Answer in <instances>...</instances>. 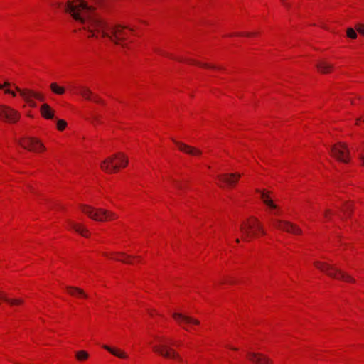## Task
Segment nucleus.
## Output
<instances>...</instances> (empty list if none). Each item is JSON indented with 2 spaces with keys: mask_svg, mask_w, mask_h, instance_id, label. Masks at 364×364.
Masks as SVG:
<instances>
[{
  "mask_svg": "<svg viewBox=\"0 0 364 364\" xmlns=\"http://www.w3.org/2000/svg\"><path fill=\"white\" fill-rule=\"evenodd\" d=\"M66 289L68 293L72 296L87 298V295L84 292L82 289L80 288L75 287H66Z\"/></svg>",
  "mask_w": 364,
  "mask_h": 364,
  "instance_id": "21",
  "label": "nucleus"
},
{
  "mask_svg": "<svg viewBox=\"0 0 364 364\" xmlns=\"http://www.w3.org/2000/svg\"><path fill=\"white\" fill-rule=\"evenodd\" d=\"M102 0H68L64 6L77 22L83 25V29L90 34L88 37L96 36L95 33H100L103 38H107L114 44L127 48L124 41L127 38V32L134 31V28L121 24H110L99 17L96 13V6L101 5Z\"/></svg>",
  "mask_w": 364,
  "mask_h": 364,
  "instance_id": "1",
  "label": "nucleus"
},
{
  "mask_svg": "<svg viewBox=\"0 0 364 364\" xmlns=\"http://www.w3.org/2000/svg\"><path fill=\"white\" fill-rule=\"evenodd\" d=\"M242 33H234L232 36H242Z\"/></svg>",
  "mask_w": 364,
  "mask_h": 364,
  "instance_id": "39",
  "label": "nucleus"
},
{
  "mask_svg": "<svg viewBox=\"0 0 364 364\" xmlns=\"http://www.w3.org/2000/svg\"><path fill=\"white\" fill-rule=\"evenodd\" d=\"M175 186L178 188V189H182L183 188V186L181 183H179L178 181H176L175 180L173 181Z\"/></svg>",
  "mask_w": 364,
  "mask_h": 364,
  "instance_id": "32",
  "label": "nucleus"
},
{
  "mask_svg": "<svg viewBox=\"0 0 364 364\" xmlns=\"http://www.w3.org/2000/svg\"><path fill=\"white\" fill-rule=\"evenodd\" d=\"M188 62L189 63L196 64V65H200V66L203 67V68L222 69L220 67H215L214 65H209V64H207V63H200V62L195 61L193 60H188Z\"/></svg>",
  "mask_w": 364,
  "mask_h": 364,
  "instance_id": "27",
  "label": "nucleus"
},
{
  "mask_svg": "<svg viewBox=\"0 0 364 364\" xmlns=\"http://www.w3.org/2000/svg\"><path fill=\"white\" fill-rule=\"evenodd\" d=\"M245 35L247 36H251L252 35H253V33H246Z\"/></svg>",
  "mask_w": 364,
  "mask_h": 364,
  "instance_id": "40",
  "label": "nucleus"
},
{
  "mask_svg": "<svg viewBox=\"0 0 364 364\" xmlns=\"http://www.w3.org/2000/svg\"><path fill=\"white\" fill-rule=\"evenodd\" d=\"M80 95L87 100H93L97 103H103V101L98 96L93 95L92 91L87 87H82Z\"/></svg>",
  "mask_w": 364,
  "mask_h": 364,
  "instance_id": "16",
  "label": "nucleus"
},
{
  "mask_svg": "<svg viewBox=\"0 0 364 364\" xmlns=\"http://www.w3.org/2000/svg\"><path fill=\"white\" fill-rule=\"evenodd\" d=\"M154 51L156 53H159V54L164 55H168V54L164 53L163 51L160 50L159 49L155 48Z\"/></svg>",
  "mask_w": 364,
  "mask_h": 364,
  "instance_id": "33",
  "label": "nucleus"
},
{
  "mask_svg": "<svg viewBox=\"0 0 364 364\" xmlns=\"http://www.w3.org/2000/svg\"><path fill=\"white\" fill-rule=\"evenodd\" d=\"M42 116L46 119H52L54 117V111L48 104H43L41 107Z\"/></svg>",
  "mask_w": 364,
  "mask_h": 364,
  "instance_id": "19",
  "label": "nucleus"
},
{
  "mask_svg": "<svg viewBox=\"0 0 364 364\" xmlns=\"http://www.w3.org/2000/svg\"><path fill=\"white\" fill-rule=\"evenodd\" d=\"M355 28L358 33L362 35H364V25L358 23L355 26Z\"/></svg>",
  "mask_w": 364,
  "mask_h": 364,
  "instance_id": "31",
  "label": "nucleus"
},
{
  "mask_svg": "<svg viewBox=\"0 0 364 364\" xmlns=\"http://www.w3.org/2000/svg\"><path fill=\"white\" fill-rule=\"evenodd\" d=\"M359 158H360V159L362 161V164L364 166V156L363 155H360Z\"/></svg>",
  "mask_w": 364,
  "mask_h": 364,
  "instance_id": "37",
  "label": "nucleus"
},
{
  "mask_svg": "<svg viewBox=\"0 0 364 364\" xmlns=\"http://www.w3.org/2000/svg\"><path fill=\"white\" fill-rule=\"evenodd\" d=\"M314 265L316 268L332 278L343 280L347 282L354 283L355 282V279H353L350 275L329 264L316 261L314 262Z\"/></svg>",
  "mask_w": 364,
  "mask_h": 364,
  "instance_id": "4",
  "label": "nucleus"
},
{
  "mask_svg": "<svg viewBox=\"0 0 364 364\" xmlns=\"http://www.w3.org/2000/svg\"><path fill=\"white\" fill-rule=\"evenodd\" d=\"M241 177L240 173H226L218 176V178L228 186L235 185Z\"/></svg>",
  "mask_w": 364,
  "mask_h": 364,
  "instance_id": "14",
  "label": "nucleus"
},
{
  "mask_svg": "<svg viewBox=\"0 0 364 364\" xmlns=\"http://www.w3.org/2000/svg\"><path fill=\"white\" fill-rule=\"evenodd\" d=\"M15 89L20 93L21 96L31 107H35L36 106L33 98H36L40 101H44V97L40 93L31 90H21L18 87H15Z\"/></svg>",
  "mask_w": 364,
  "mask_h": 364,
  "instance_id": "11",
  "label": "nucleus"
},
{
  "mask_svg": "<svg viewBox=\"0 0 364 364\" xmlns=\"http://www.w3.org/2000/svg\"><path fill=\"white\" fill-rule=\"evenodd\" d=\"M75 357L77 360L84 361L89 358V354L85 350H79L75 353Z\"/></svg>",
  "mask_w": 364,
  "mask_h": 364,
  "instance_id": "26",
  "label": "nucleus"
},
{
  "mask_svg": "<svg viewBox=\"0 0 364 364\" xmlns=\"http://www.w3.org/2000/svg\"><path fill=\"white\" fill-rule=\"evenodd\" d=\"M0 299L11 305H18L23 304V301L22 299H9L5 294H0Z\"/></svg>",
  "mask_w": 364,
  "mask_h": 364,
  "instance_id": "24",
  "label": "nucleus"
},
{
  "mask_svg": "<svg viewBox=\"0 0 364 364\" xmlns=\"http://www.w3.org/2000/svg\"><path fill=\"white\" fill-rule=\"evenodd\" d=\"M281 1L284 3V4L286 6H287V7L289 6V5H288L287 4L284 3V0H281Z\"/></svg>",
  "mask_w": 364,
  "mask_h": 364,
  "instance_id": "41",
  "label": "nucleus"
},
{
  "mask_svg": "<svg viewBox=\"0 0 364 364\" xmlns=\"http://www.w3.org/2000/svg\"><path fill=\"white\" fill-rule=\"evenodd\" d=\"M346 34L348 37L352 39H355L357 38V33L355 31V30L353 29L352 28H349L347 29Z\"/></svg>",
  "mask_w": 364,
  "mask_h": 364,
  "instance_id": "28",
  "label": "nucleus"
},
{
  "mask_svg": "<svg viewBox=\"0 0 364 364\" xmlns=\"http://www.w3.org/2000/svg\"><path fill=\"white\" fill-rule=\"evenodd\" d=\"M236 242L239 243L240 242V240L238 238L236 239Z\"/></svg>",
  "mask_w": 364,
  "mask_h": 364,
  "instance_id": "42",
  "label": "nucleus"
},
{
  "mask_svg": "<svg viewBox=\"0 0 364 364\" xmlns=\"http://www.w3.org/2000/svg\"><path fill=\"white\" fill-rule=\"evenodd\" d=\"M50 87L52 92L57 95H63L65 92L64 87L60 86L55 82L51 83Z\"/></svg>",
  "mask_w": 364,
  "mask_h": 364,
  "instance_id": "25",
  "label": "nucleus"
},
{
  "mask_svg": "<svg viewBox=\"0 0 364 364\" xmlns=\"http://www.w3.org/2000/svg\"><path fill=\"white\" fill-rule=\"evenodd\" d=\"M331 152L332 156L337 160L348 163V149L346 144L342 143H338L331 148Z\"/></svg>",
  "mask_w": 364,
  "mask_h": 364,
  "instance_id": "8",
  "label": "nucleus"
},
{
  "mask_svg": "<svg viewBox=\"0 0 364 364\" xmlns=\"http://www.w3.org/2000/svg\"><path fill=\"white\" fill-rule=\"evenodd\" d=\"M104 255L110 257L112 259L121 261L124 263L131 264L132 262L127 259L130 258L131 256L127 255L123 252H112V255L109 256L107 253H104Z\"/></svg>",
  "mask_w": 364,
  "mask_h": 364,
  "instance_id": "17",
  "label": "nucleus"
},
{
  "mask_svg": "<svg viewBox=\"0 0 364 364\" xmlns=\"http://www.w3.org/2000/svg\"><path fill=\"white\" fill-rule=\"evenodd\" d=\"M261 198L263 202L271 209L277 210L278 207L274 203L272 200L270 199L269 196L264 191L261 193Z\"/></svg>",
  "mask_w": 364,
  "mask_h": 364,
  "instance_id": "23",
  "label": "nucleus"
},
{
  "mask_svg": "<svg viewBox=\"0 0 364 364\" xmlns=\"http://www.w3.org/2000/svg\"><path fill=\"white\" fill-rule=\"evenodd\" d=\"M9 82H6L4 85H1L0 84V89H2L4 87H7V86H9Z\"/></svg>",
  "mask_w": 364,
  "mask_h": 364,
  "instance_id": "36",
  "label": "nucleus"
},
{
  "mask_svg": "<svg viewBox=\"0 0 364 364\" xmlns=\"http://www.w3.org/2000/svg\"><path fill=\"white\" fill-rule=\"evenodd\" d=\"M20 118V114L15 109L6 106L0 105V119L9 123H15Z\"/></svg>",
  "mask_w": 364,
  "mask_h": 364,
  "instance_id": "9",
  "label": "nucleus"
},
{
  "mask_svg": "<svg viewBox=\"0 0 364 364\" xmlns=\"http://www.w3.org/2000/svg\"><path fill=\"white\" fill-rule=\"evenodd\" d=\"M102 347L104 349L107 350L110 353H112V355H114L119 358L125 359V358H128L126 353H124V351H122L121 350L111 348L110 346H107V345H103Z\"/></svg>",
  "mask_w": 364,
  "mask_h": 364,
  "instance_id": "20",
  "label": "nucleus"
},
{
  "mask_svg": "<svg viewBox=\"0 0 364 364\" xmlns=\"http://www.w3.org/2000/svg\"><path fill=\"white\" fill-rule=\"evenodd\" d=\"M61 6V4L60 3H58V6Z\"/></svg>",
  "mask_w": 364,
  "mask_h": 364,
  "instance_id": "43",
  "label": "nucleus"
},
{
  "mask_svg": "<svg viewBox=\"0 0 364 364\" xmlns=\"http://www.w3.org/2000/svg\"><path fill=\"white\" fill-rule=\"evenodd\" d=\"M66 125H67V123L65 120L58 119L57 121V127L60 131L63 130L65 128Z\"/></svg>",
  "mask_w": 364,
  "mask_h": 364,
  "instance_id": "29",
  "label": "nucleus"
},
{
  "mask_svg": "<svg viewBox=\"0 0 364 364\" xmlns=\"http://www.w3.org/2000/svg\"><path fill=\"white\" fill-rule=\"evenodd\" d=\"M173 317L176 320V321L184 329L187 330L186 326L191 324L198 325L200 323L199 321L195 319L192 317H190L187 315L181 314V313H173Z\"/></svg>",
  "mask_w": 364,
  "mask_h": 364,
  "instance_id": "12",
  "label": "nucleus"
},
{
  "mask_svg": "<svg viewBox=\"0 0 364 364\" xmlns=\"http://www.w3.org/2000/svg\"><path fill=\"white\" fill-rule=\"evenodd\" d=\"M5 92L8 93V94H11L13 96L16 95V93L14 92L11 91V90H9V89H6L5 90Z\"/></svg>",
  "mask_w": 364,
  "mask_h": 364,
  "instance_id": "34",
  "label": "nucleus"
},
{
  "mask_svg": "<svg viewBox=\"0 0 364 364\" xmlns=\"http://www.w3.org/2000/svg\"><path fill=\"white\" fill-rule=\"evenodd\" d=\"M228 348L234 350H237V348H232V347H230V346H228Z\"/></svg>",
  "mask_w": 364,
  "mask_h": 364,
  "instance_id": "38",
  "label": "nucleus"
},
{
  "mask_svg": "<svg viewBox=\"0 0 364 364\" xmlns=\"http://www.w3.org/2000/svg\"><path fill=\"white\" fill-rule=\"evenodd\" d=\"M271 223L275 228L279 230L296 235H299L301 233V230L299 227L288 221L278 219H272Z\"/></svg>",
  "mask_w": 364,
  "mask_h": 364,
  "instance_id": "7",
  "label": "nucleus"
},
{
  "mask_svg": "<svg viewBox=\"0 0 364 364\" xmlns=\"http://www.w3.org/2000/svg\"><path fill=\"white\" fill-rule=\"evenodd\" d=\"M316 67L318 70L321 73H329L332 68L333 65L330 63H328L325 61H321L316 64Z\"/></svg>",
  "mask_w": 364,
  "mask_h": 364,
  "instance_id": "22",
  "label": "nucleus"
},
{
  "mask_svg": "<svg viewBox=\"0 0 364 364\" xmlns=\"http://www.w3.org/2000/svg\"><path fill=\"white\" fill-rule=\"evenodd\" d=\"M247 357L250 360L256 364H269L270 360L262 354L248 352Z\"/></svg>",
  "mask_w": 364,
  "mask_h": 364,
  "instance_id": "15",
  "label": "nucleus"
},
{
  "mask_svg": "<svg viewBox=\"0 0 364 364\" xmlns=\"http://www.w3.org/2000/svg\"><path fill=\"white\" fill-rule=\"evenodd\" d=\"M240 230L243 234V240L247 242L257 237V232H261L262 235L266 234L262 224L256 218L253 217L241 224Z\"/></svg>",
  "mask_w": 364,
  "mask_h": 364,
  "instance_id": "3",
  "label": "nucleus"
},
{
  "mask_svg": "<svg viewBox=\"0 0 364 364\" xmlns=\"http://www.w3.org/2000/svg\"><path fill=\"white\" fill-rule=\"evenodd\" d=\"M69 225L72 229L75 232L80 234L82 236L87 237L89 236L88 230L80 224L75 223L73 221H69Z\"/></svg>",
  "mask_w": 364,
  "mask_h": 364,
  "instance_id": "18",
  "label": "nucleus"
},
{
  "mask_svg": "<svg viewBox=\"0 0 364 364\" xmlns=\"http://www.w3.org/2000/svg\"><path fill=\"white\" fill-rule=\"evenodd\" d=\"M81 210L91 219L103 222L117 218V215L112 211H109L102 208H96L89 205H81Z\"/></svg>",
  "mask_w": 364,
  "mask_h": 364,
  "instance_id": "5",
  "label": "nucleus"
},
{
  "mask_svg": "<svg viewBox=\"0 0 364 364\" xmlns=\"http://www.w3.org/2000/svg\"><path fill=\"white\" fill-rule=\"evenodd\" d=\"M18 144L24 149L31 151H38L46 149L38 139L33 137L23 138L18 141Z\"/></svg>",
  "mask_w": 364,
  "mask_h": 364,
  "instance_id": "10",
  "label": "nucleus"
},
{
  "mask_svg": "<svg viewBox=\"0 0 364 364\" xmlns=\"http://www.w3.org/2000/svg\"><path fill=\"white\" fill-rule=\"evenodd\" d=\"M331 213H332V212H331V210H326L325 211V213H324V216H325L326 218H328V215H330V214H331Z\"/></svg>",
  "mask_w": 364,
  "mask_h": 364,
  "instance_id": "35",
  "label": "nucleus"
},
{
  "mask_svg": "<svg viewBox=\"0 0 364 364\" xmlns=\"http://www.w3.org/2000/svg\"><path fill=\"white\" fill-rule=\"evenodd\" d=\"M177 60H179V61H182V60H182V59H181V58H178V59H177Z\"/></svg>",
  "mask_w": 364,
  "mask_h": 364,
  "instance_id": "44",
  "label": "nucleus"
},
{
  "mask_svg": "<svg viewBox=\"0 0 364 364\" xmlns=\"http://www.w3.org/2000/svg\"><path fill=\"white\" fill-rule=\"evenodd\" d=\"M155 338L159 341V345L153 346V350L166 358H173L181 361L182 359L179 354L171 346L168 345L171 340L165 337L155 336Z\"/></svg>",
  "mask_w": 364,
  "mask_h": 364,
  "instance_id": "6",
  "label": "nucleus"
},
{
  "mask_svg": "<svg viewBox=\"0 0 364 364\" xmlns=\"http://www.w3.org/2000/svg\"><path fill=\"white\" fill-rule=\"evenodd\" d=\"M173 141L181 151H183L187 154L191 156H200L202 154V151L196 147L191 146L184 143L173 139Z\"/></svg>",
  "mask_w": 364,
  "mask_h": 364,
  "instance_id": "13",
  "label": "nucleus"
},
{
  "mask_svg": "<svg viewBox=\"0 0 364 364\" xmlns=\"http://www.w3.org/2000/svg\"><path fill=\"white\" fill-rule=\"evenodd\" d=\"M127 164L128 159L122 153H117L102 161L100 168L106 173H112L119 167H125Z\"/></svg>",
  "mask_w": 364,
  "mask_h": 364,
  "instance_id": "2",
  "label": "nucleus"
},
{
  "mask_svg": "<svg viewBox=\"0 0 364 364\" xmlns=\"http://www.w3.org/2000/svg\"><path fill=\"white\" fill-rule=\"evenodd\" d=\"M343 211L346 215H350V213L352 212V205L350 204H348V203L346 204Z\"/></svg>",
  "mask_w": 364,
  "mask_h": 364,
  "instance_id": "30",
  "label": "nucleus"
}]
</instances>
